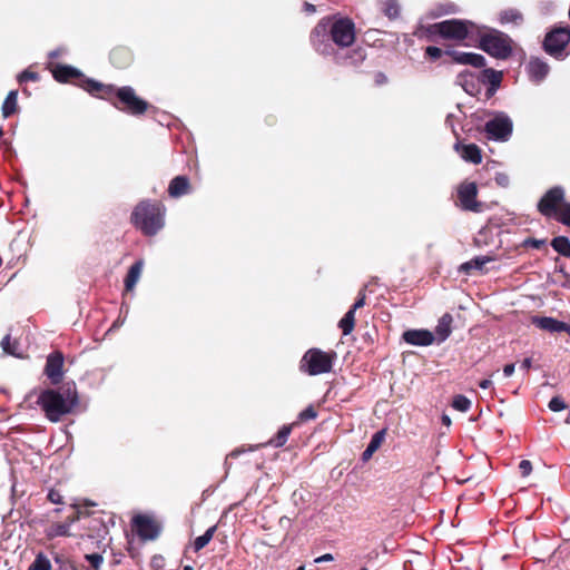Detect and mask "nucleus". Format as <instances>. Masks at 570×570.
Wrapping results in <instances>:
<instances>
[{
  "label": "nucleus",
  "instance_id": "obj_1",
  "mask_svg": "<svg viewBox=\"0 0 570 570\" xmlns=\"http://www.w3.org/2000/svg\"><path fill=\"white\" fill-rule=\"evenodd\" d=\"M309 41L318 55L331 56L334 62L341 66L356 67L366 58L363 48L353 49L344 55L335 49V46L341 49L348 48L355 41V24L346 17H323L311 31Z\"/></svg>",
  "mask_w": 570,
  "mask_h": 570
},
{
  "label": "nucleus",
  "instance_id": "obj_2",
  "mask_svg": "<svg viewBox=\"0 0 570 570\" xmlns=\"http://www.w3.org/2000/svg\"><path fill=\"white\" fill-rule=\"evenodd\" d=\"M87 92L99 99L110 100L111 105L131 116L142 115L149 107V104L138 97L130 86L116 87L115 85H105L97 80H87Z\"/></svg>",
  "mask_w": 570,
  "mask_h": 570
},
{
  "label": "nucleus",
  "instance_id": "obj_3",
  "mask_svg": "<svg viewBox=\"0 0 570 570\" xmlns=\"http://www.w3.org/2000/svg\"><path fill=\"white\" fill-rule=\"evenodd\" d=\"M37 404L50 422L61 421L79 404V394L75 382H67L59 389L42 390L38 395Z\"/></svg>",
  "mask_w": 570,
  "mask_h": 570
},
{
  "label": "nucleus",
  "instance_id": "obj_4",
  "mask_svg": "<svg viewBox=\"0 0 570 570\" xmlns=\"http://www.w3.org/2000/svg\"><path fill=\"white\" fill-rule=\"evenodd\" d=\"M165 206L159 202L145 199L134 208L130 222L145 236H155L165 226Z\"/></svg>",
  "mask_w": 570,
  "mask_h": 570
},
{
  "label": "nucleus",
  "instance_id": "obj_5",
  "mask_svg": "<svg viewBox=\"0 0 570 570\" xmlns=\"http://www.w3.org/2000/svg\"><path fill=\"white\" fill-rule=\"evenodd\" d=\"M480 27L482 30L476 32L475 36L478 39V48L495 59H509L513 53L512 38L499 29L488 26Z\"/></svg>",
  "mask_w": 570,
  "mask_h": 570
},
{
  "label": "nucleus",
  "instance_id": "obj_6",
  "mask_svg": "<svg viewBox=\"0 0 570 570\" xmlns=\"http://www.w3.org/2000/svg\"><path fill=\"white\" fill-rule=\"evenodd\" d=\"M482 28L471 20L449 19L430 24L428 31L432 35H439L444 39L464 40L475 38L476 32Z\"/></svg>",
  "mask_w": 570,
  "mask_h": 570
},
{
  "label": "nucleus",
  "instance_id": "obj_7",
  "mask_svg": "<svg viewBox=\"0 0 570 570\" xmlns=\"http://www.w3.org/2000/svg\"><path fill=\"white\" fill-rule=\"evenodd\" d=\"M335 358V352L327 353L316 347L309 348L303 355L299 368L311 376L330 373Z\"/></svg>",
  "mask_w": 570,
  "mask_h": 570
},
{
  "label": "nucleus",
  "instance_id": "obj_8",
  "mask_svg": "<svg viewBox=\"0 0 570 570\" xmlns=\"http://www.w3.org/2000/svg\"><path fill=\"white\" fill-rule=\"evenodd\" d=\"M570 43V28L553 27L544 36L542 41L543 51L557 60H564L569 52L567 47Z\"/></svg>",
  "mask_w": 570,
  "mask_h": 570
},
{
  "label": "nucleus",
  "instance_id": "obj_9",
  "mask_svg": "<svg viewBox=\"0 0 570 570\" xmlns=\"http://www.w3.org/2000/svg\"><path fill=\"white\" fill-rule=\"evenodd\" d=\"M492 118L484 125V132L489 140L508 141L513 131V121L504 111H489Z\"/></svg>",
  "mask_w": 570,
  "mask_h": 570
},
{
  "label": "nucleus",
  "instance_id": "obj_10",
  "mask_svg": "<svg viewBox=\"0 0 570 570\" xmlns=\"http://www.w3.org/2000/svg\"><path fill=\"white\" fill-rule=\"evenodd\" d=\"M566 191L562 186H553L548 189L542 197L539 199L537 208L538 212L544 217H556L561 210L559 206L564 202Z\"/></svg>",
  "mask_w": 570,
  "mask_h": 570
},
{
  "label": "nucleus",
  "instance_id": "obj_11",
  "mask_svg": "<svg viewBox=\"0 0 570 570\" xmlns=\"http://www.w3.org/2000/svg\"><path fill=\"white\" fill-rule=\"evenodd\" d=\"M52 77L58 82H70L75 81V83L87 91V80H94L92 78L86 77L78 68L58 63L52 69Z\"/></svg>",
  "mask_w": 570,
  "mask_h": 570
},
{
  "label": "nucleus",
  "instance_id": "obj_12",
  "mask_svg": "<svg viewBox=\"0 0 570 570\" xmlns=\"http://www.w3.org/2000/svg\"><path fill=\"white\" fill-rule=\"evenodd\" d=\"M478 187L475 183H463L458 188V197L462 209L480 213L482 204L476 200Z\"/></svg>",
  "mask_w": 570,
  "mask_h": 570
},
{
  "label": "nucleus",
  "instance_id": "obj_13",
  "mask_svg": "<svg viewBox=\"0 0 570 570\" xmlns=\"http://www.w3.org/2000/svg\"><path fill=\"white\" fill-rule=\"evenodd\" d=\"M65 357L61 352H53L47 356L43 373L52 385H58L63 377Z\"/></svg>",
  "mask_w": 570,
  "mask_h": 570
},
{
  "label": "nucleus",
  "instance_id": "obj_14",
  "mask_svg": "<svg viewBox=\"0 0 570 570\" xmlns=\"http://www.w3.org/2000/svg\"><path fill=\"white\" fill-rule=\"evenodd\" d=\"M132 525L136 533L142 540H155L160 533L157 523L147 515L137 514L132 518Z\"/></svg>",
  "mask_w": 570,
  "mask_h": 570
},
{
  "label": "nucleus",
  "instance_id": "obj_15",
  "mask_svg": "<svg viewBox=\"0 0 570 570\" xmlns=\"http://www.w3.org/2000/svg\"><path fill=\"white\" fill-rule=\"evenodd\" d=\"M480 85L485 86V99H491L500 89L503 72L493 68H484L479 72Z\"/></svg>",
  "mask_w": 570,
  "mask_h": 570
},
{
  "label": "nucleus",
  "instance_id": "obj_16",
  "mask_svg": "<svg viewBox=\"0 0 570 570\" xmlns=\"http://www.w3.org/2000/svg\"><path fill=\"white\" fill-rule=\"evenodd\" d=\"M455 85L460 86L468 95L476 97L481 94L479 73L469 70L461 71L455 79Z\"/></svg>",
  "mask_w": 570,
  "mask_h": 570
},
{
  "label": "nucleus",
  "instance_id": "obj_17",
  "mask_svg": "<svg viewBox=\"0 0 570 570\" xmlns=\"http://www.w3.org/2000/svg\"><path fill=\"white\" fill-rule=\"evenodd\" d=\"M445 53L450 56L455 63L459 65H469L474 68H483L487 65V59L480 53L458 50H446Z\"/></svg>",
  "mask_w": 570,
  "mask_h": 570
},
{
  "label": "nucleus",
  "instance_id": "obj_18",
  "mask_svg": "<svg viewBox=\"0 0 570 570\" xmlns=\"http://www.w3.org/2000/svg\"><path fill=\"white\" fill-rule=\"evenodd\" d=\"M402 338L405 343L413 346H429L434 342L435 336L431 331L420 328L403 332Z\"/></svg>",
  "mask_w": 570,
  "mask_h": 570
},
{
  "label": "nucleus",
  "instance_id": "obj_19",
  "mask_svg": "<svg viewBox=\"0 0 570 570\" xmlns=\"http://www.w3.org/2000/svg\"><path fill=\"white\" fill-rule=\"evenodd\" d=\"M527 72L531 81L540 83L550 72V66L539 57H530L527 65Z\"/></svg>",
  "mask_w": 570,
  "mask_h": 570
},
{
  "label": "nucleus",
  "instance_id": "obj_20",
  "mask_svg": "<svg viewBox=\"0 0 570 570\" xmlns=\"http://www.w3.org/2000/svg\"><path fill=\"white\" fill-rule=\"evenodd\" d=\"M454 149L460 153L461 157L471 164L478 165L482 161V153L478 145H463L459 139L454 144Z\"/></svg>",
  "mask_w": 570,
  "mask_h": 570
},
{
  "label": "nucleus",
  "instance_id": "obj_21",
  "mask_svg": "<svg viewBox=\"0 0 570 570\" xmlns=\"http://www.w3.org/2000/svg\"><path fill=\"white\" fill-rule=\"evenodd\" d=\"M189 190V179L185 175L174 177L168 186V194L173 198H179Z\"/></svg>",
  "mask_w": 570,
  "mask_h": 570
},
{
  "label": "nucleus",
  "instance_id": "obj_22",
  "mask_svg": "<svg viewBox=\"0 0 570 570\" xmlns=\"http://www.w3.org/2000/svg\"><path fill=\"white\" fill-rule=\"evenodd\" d=\"M532 324L550 333H561L563 322L551 316H534Z\"/></svg>",
  "mask_w": 570,
  "mask_h": 570
},
{
  "label": "nucleus",
  "instance_id": "obj_23",
  "mask_svg": "<svg viewBox=\"0 0 570 570\" xmlns=\"http://www.w3.org/2000/svg\"><path fill=\"white\" fill-rule=\"evenodd\" d=\"M452 322H453V317L449 313H445L440 317L438 325L435 327V335L440 343L444 342L451 335Z\"/></svg>",
  "mask_w": 570,
  "mask_h": 570
},
{
  "label": "nucleus",
  "instance_id": "obj_24",
  "mask_svg": "<svg viewBox=\"0 0 570 570\" xmlns=\"http://www.w3.org/2000/svg\"><path fill=\"white\" fill-rule=\"evenodd\" d=\"M385 433V429H382L380 431H376L372 435L366 449L362 453V461L366 462L372 458L374 452L381 446L382 442L384 441Z\"/></svg>",
  "mask_w": 570,
  "mask_h": 570
},
{
  "label": "nucleus",
  "instance_id": "obj_25",
  "mask_svg": "<svg viewBox=\"0 0 570 570\" xmlns=\"http://www.w3.org/2000/svg\"><path fill=\"white\" fill-rule=\"evenodd\" d=\"M493 261H494L493 256H489V255L475 256L472 259H470L469 262L463 263L460 266V271L464 272L465 274H471L472 271H482L487 263H490Z\"/></svg>",
  "mask_w": 570,
  "mask_h": 570
},
{
  "label": "nucleus",
  "instance_id": "obj_26",
  "mask_svg": "<svg viewBox=\"0 0 570 570\" xmlns=\"http://www.w3.org/2000/svg\"><path fill=\"white\" fill-rule=\"evenodd\" d=\"M144 267V262L141 259L136 261L130 267L129 271L125 277V288L126 291H131L135 285L137 284L141 271Z\"/></svg>",
  "mask_w": 570,
  "mask_h": 570
},
{
  "label": "nucleus",
  "instance_id": "obj_27",
  "mask_svg": "<svg viewBox=\"0 0 570 570\" xmlns=\"http://www.w3.org/2000/svg\"><path fill=\"white\" fill-rule=\"evenodd\" d=\"M1 348L8 355H12L18 358L23 357V352L20 350V343L18 341L11 342L10 335H6L0 343Z\"/></svg>",
  "mask_w": 570,
  "mask_h": 570
},
{
  "label": "nucleus",
  "instance_id": "obj_28",
  "mask_svg": "<svg viewBox=\"0 0 570 570\" xmlns=\"http://www.w3.org/2000/svg\"><path fill=\"white\" fill-rule=\"evenodd\" d=\"M17 98H18L17 90H10L8 92L6 99L2 104V116L4 118H9L17 111V109H18Z\"/></svg>",
  "mask_w": 570,
  "mask_h": 570
},
{
  "label": "nucleus",
  "instance_id": "obj_29",
  "mask_svg": "<svg viewBox=\"0 0 570 570\" xmlns=\"http://www.w3.org/2000/svg\"><path fill=\"white\" fill-rule=\"evenodd\" d=\"M551 247L561 256L570 257V239L567 236H557L551 239Z\"/></svg>",
  "mask_w": 570,
  "mask_h": 570
},
{
  "label": "nucleus",
  "instance_id": "obj_30",
  "mask_svg": "<svg viewBox=\"0 0 570 570\" xmlns=\"http://www.w3.org/2000/svg\"><path fill=\"white\" fill-rule=\"evenodd\" d=\"M499 21L501 24L515 23L519 24L523 21L522 13L513 8L505 9L500 12Z\"/></svg>",
  "mask_w": 570,
  "mask_h": 570
},
{
  "label": "nucleus",
  "instance_id": "obj_31",
  "mask_svg": "<svg viewBox=\"0 0 570 570\" xmlns=\"http://www.w3.org/2000/svg\"><path fill=\"white\" fill-rule=\"evenodd\" d=\"M292 429L293 424L283 425L276 435L269 440L268 444L273 445L274 448H282L287 442Z\"/></svg>",
  "mask_w": 570,
  "mask_h": 570
},
{
  "label": "nucleus",
  "instance_id": "obj_32",
  "mask_svg": "<svg viewBox=\"0 0 570 570\" xmlns=\"http://www.w3.org/2000/svg\"><path fill=\"white\" fill-rule=\"evenodd\" d=\"M355 325V311L350 308L345 315L341 318L338 327L342 330L343 335L352 333Z\"/></svg>",
  "mask_w": 570,
  "mask_h": 570
},
{
  "label": "nucleus",
  "instance_id": "obj_33",
  "mask_svg": "<svg viewBox=\"0 0 570 570\" xmlns=\"http://www.w3.org/2000/svg\"><path fill=\"white\" fill-rule=\"evenodd\" d=\"M216 532V525L209 527L202 535L194 540V551L198 552L205 548L213 539Z\"/></svg>",
  "mask_w": 570,
  "mask_h": 570
},
{
  "label": "nucleus",
  "instance_id": "obj_34",
  "mask_svg": "<svg viewBox=\"0 0 570 570\" xmlns=\"http://www.w3.org/2000/svg\"><path fill=\"white\" fill-rule=\"evenodd\" d=\"M382 12L391 20L399 18L400 4L397 0H382Z\"/></svg>",
  "mask_w": 570,
  "mask_h": 570
},
{
  "label": "nucleus",
  "instance_id": "obj_35",
  "mask_svg": "<svg viewBox=\"0 0 570 570\" xmlns=\"http://www.w3.org/2000/svg\"><path fill=\"white\" fill-rule=\"evenodd\" d=\"M28 570H51L50 560L43 554L38 553Z\"/></svg>",
  "mask_w": 570,
  "mask_h": 570
},
{
  "label": "nucleus",
  "instance_id": "obj_36",
  "mask_svg": "<svg viewBox=\"0 0 570 570\" xmlns=\"http://www.w3.org/2000/svg\"><path fill=\"white\" fill-rule=\"evenodd\" d=\"M452 407L460 412H468L471 407V401L462 394H458L452 400Z\"/></svg>",
  "mask_w": 570,
  "mask_h": 570
},
{
  "label": "nucleus",
  "instance_id": "obj_37",
  "mask_svg": "<svg viewBox=\"0 0 570 570\" xmlns=\"http://www.w3.org/2000/svg\"><path fill=\"white\" fill-rule=\"evenodd\" d=\"M40 79V76L38 72H35V71H30L28 69L21 71L18 76H17V81L22 85L27 81H39Z\"/></svg>",
  "mask_w": 570,
  "mask_h": 570
},
{
  "label": "nucleus",
  "instance_id": "obj_38",
  "mask_svg": "<svg viewBox=\"0 0 570 570\" xmlns=\"http://www.w3.org/2000/svg\"><path fill=\"white\" fill-rule=\"evenodd\" d=\"M85 559L95 570H98L104 562V557L100 553L85 554Z\"/></svg>",
  "mask_w": 570,
  "mask_h": 570
},
{
  "label": "nucleus",
  "instance_id": "obj_39",
  "mask_svg": "<svg viewBox=\"0 0 570 570\" xmlns=\"http://www.w3.org/2000/svg\"><path fill=\"white\" fill-rule=\"evenodd\" d=\"M557 219L561 224L570 227V203L563 204V207H562L561 212L559 213V215L557 216Z\"/></svg>",
  "mask_w": 570,
  "mask_h": 570
},
{
  "label": "nucleus",
  "instance_id": "obj_40",
  "mask_svg": "<svg viewBox=\"0 0 570 570\" xmlns=\"http://www.w3.org/2000/svg\"><path fill=\"white\" fill-rule=\"evenodd\" d=\"M548 407L552 412H560L567 407L566 402L560 396H553L548 404Z\"/></svg>",
  "mask_w": 570,
  "mask_h": 570
},
{
  "label": "nucleus",
  "instance_id": "obj_41",
  "mask_svg": "<svg viewBox=\"0 0 570 570\" xmlns=\"http://www.w3.org/2000/svg\"><path fill=\"white\" fill-rule=\"evenodd\" d=\"M316 416H317V412L314 409V406L313 405H308L306 409H304L298 414V420L304 422V421H308V420H314V419H316Z\"/></svg>",
  "mask_w": 570,
  "mask_h": 570
},
{
  "label": "nucleus",
  "instance_id": "obj_42",
  "mask_svg": "<svg viewBox=\"0 0 570 570\" xmlns=\"http://www.w3.org/2000/svg\"><path fill=\"white\" fill-rule=\"evenodd\" d=\"M425 55L431 59V60H438L442 57L443 55V51L441 48L439 47H435V46H429L425 48Z\"/></svg>",
  "mask_w": 570,
  "mask_h": 570
},
{
  "label": "nucleus",
  "instance_id": "obj_43",
  "mask_svg": "<svg viewBox=\"0 0 570 570\" xmlns=\"http://www.w3.org/2000/svg\"><path fill=\"white\" fill-rule=\"evenodd\" d=\"M69 524L68 523H59V524H55L52 527V535H59V537H65V535H68L69 534Z\"/></svg>",
  "mask_w": 570,
  "mask_h": 570
},
{
  "label": "nucleus",
  "instance_id": "obj_44",
  "mask_svg": "<svg viewBox=\"0 0 570 570\" xmlns=\"http://www.w3.org/2000/svg\"><path fill=\"white\" fill-rule=\"evenodd\" d=\"M365 288L366 286H364L360 292H358V295H357V298L355 299L354 304L351 306V308L353 311H357L358 308L363 307L365 305V298H366V295H365Z\"/></svg>",
  "mask_w": 570,
  "mask_h": 570
},
{
  "label": "nucleus",
  "instance_id": "obj_45",
  "mask_svg": "<svg viewBox=\"0 0 570 570\" xmlns=\"http://www.w3.org/2000/svg\"><path fill=\"white\" fill-rule=\"evenodd\" d=\"M519 471L522 476H528L532 471V464L529 460H522L519 463Z\"/></svg>",
  "mask_w": 570,
  "mask_h": 570
},
{
  "label": "nucleus",
  "instance_id": "obj_46",
  "mask_svg": "<svg viewBox=\"0 0 570 570\" xmlns=\"http://www.w3.org/2000/svg\"><path fill=\"white\" fill-rule=\"evenodd\" d=\"M546 244L544 239H537V238H527L523 243L524 246L532 247L534 249H540Z\"/></svg>",
  "mask_w": 570,
  "mask_h": 570
},
{
  "label": "nucleus",
  "instance_id": "obj_47",
  "mask_svg": "<svg viewBox=\"0 0 570 570\" xmlns=\"http://www.w3.org/2000/svg\"><path fill=\"white\" fill-rule=\"evenodd\" d=\"M455 120L456 116L454 114H449L445 118V126L449 127L452 130L453 135L456 137V139H459V134L455 130Z\"/></svg>",
  "mask_w": 570,
  "mask_h": 570
},
{
  "label": "nucleus",
  "instance_id": "obj_48",
  "mask_svg": "<svg viewBox=\"0 0 570 570\" xmlns=\"http://www.w3.org/2000/svg\"><path fill=\"white\" fill-rule=\"evenodd\" d=\"M459 7L455 3L448 2L441 6V13L442 14H452L458 13Z\"/></svg>",
  "mask_w": 570,
  "mask_h": 570
},
{
  "label": "nucleus",
  "instance_id": "obj_49",
  "mask_svg": "<svg viewBox=\"0 0 570 570\" xmlns=\"http://www.w3.org/2000/svg\"><path fill=\"white\" fill-rule=\"evenodd\" d=\"M48 500L51 502V503H55V504H61L62 503V495L60 494L59 491L57 490H53L51 489L49 492H48V495H47Z\"/></svg>",
  "mask_w": 570,
  "mask_h": 570
},
{
  "label": "nucleus",
  "instance_id": "obj_50",
  "mask_svg": "<svg viewBox=\"0 0 570 570\" xmlns=\"http://www.w3.org/2000/svg\"><path fill=\"white\" fill-rule=\"evenodd\" d=\"M494 180L501 187H508L510 183L509 176L503 173H498Z\"/></svg>",
  "mask_w": 570,
  "mask_h": 570
},
{
  "label": "nucleus",
  "instance_id": "obj_51",
  "mask_svg": "<svg viewBox=\"0 0 570 570\" xmlns=\"http://www.w3.org/2000/svg\"><path fill=\"white\" fill-rule=\"evenodd\" d=\"M122 55L126 56L127 58L129 57V53L125 49H115L111 51L110 58H111L112 62L115 65H117L118 67H122V66L117 63V57L122 56Z\"/></svg>",
  "mask_w": 570,
  "mask_h": 570
},
{
  "label": "nucleus",
  "instance_id": "obj_52",
  "mask_svg": "<svg viewBox=\"0 0 570 570\" xmlns=\"http://www.w3.org/2000/svg\"><path fill=\"white\" fill-rule=\"evenodd\" d=\"M514 370H515V365L514 363H509V364H505L503 366V375L505 377H510L513 373H514Z\"/></svg>",
  "mask_w": 570,
  "mask_h": 570
},
{
  "label": "nucleus",
  "instance_id": "obj_53",
  "mask_svg": "<svg viewBox=\"0 0 570 570\" xmlns=\"http://www.w3.org/2000/svg\"><path fill=\"white\" fill-rule=\"evenodd\" d=\"M303 11H304L305 13H307V14H313V13H315V12H316V7H315V4H313V3H311V2L305 1V2L303 3Z\"/></svg>",
  "mask_w": 570,
  "mask_h": 570
},
{
  "label": "nucleus",
  "instance_id": "obj_54",
  "mask_svg": "<svg viewBox=\"0 0 570 570\" xmlns=\"http://www.w3.org/2000/svg\"><path fill=\"white\" fill-rule=\"evenodd\" d=\"M334 560V557L333 554L331 553H325L318 558L315 559V562L316 563H322V562H330V561H333Z\"/></svg>",
  "mask_w": 570,
  "mask_h": 570
},
{
  "label": "nucleus",
  "instance_id": "obj_55",
  "mask_svg": "<svg viewBox=\"0 0 570 570\" xmlns=\"http://www.w3.org/2000/svg\"><path fill=\"white\" fill-rule=\"evenodd\" d=\"M532 365V360L530 357H525L521 364L520 370L528 371Z\"/></svg>",
  "mask_w": 570,
  "mask_h": 570
},
{
  "label": "nucleus",
  "instance_id": "obj_56",
  "mask_svg": "<svg viewBox=\"0 0 570 570\" xmlns=\"http://www.w3.org/2000/svg\"><path fill=\"white\" fill-rule=\"evenodd\" d=\"M375 81H376V83L382 85L387 81V78L383 72H377L375 76Z\"/></svg>",
  "mask_w": 570,
  "mask_h": 570
},
{
  "label": "nucleus",
  "instance_id": "obj_57",
  "mask_svg": "<svg viewBox=\"0 0 570 570\" xmlns=\"http://www.w3.org/2000/svg\"><path fill=\"white\" fill-rule=\"evenodd\" d=\"M492 384L493 383L490 379H484V380L480 381L479 386L483 390H487V389L491 387Z\"/></svg>",
  "mask_w": 570,
  "mask_h": 570
},
{
  "label": "nucleus",
  "instance_id": "obj_58",
  "mask_svg": "<svg viewBox=\"0 0 570 570\" xmlns=\"http://www.w3.org/2000/svg\"><path fill=\"white\" fill-rule=\"evenodd\" d=\"M246 450L245 449H235L234 451H232L227 458H226V461L229 459V458H237L242 453H244Z\"/></svg>",
  "mask_w": 570,
  "mask_h": 570
},
{
  "label": "nucleus",
  "instance_id": "obj_59",
  "mask_svg": "<svg viewBox=\"0 0 570 570\" xmlns=\"http://www.w3.org/2000/svg\"><path fill=\"white\" fill-rule=\"evenodd\" d=\"M554 272L562 274L567 279L570 278V275L566 272V268L563 265L556 266Z\"/></svg>",
  "mask_w": 570,
  "mask_h": 570
},
{
  "label": "nucleus",
  "instance_id": "obj_60",
  "mask_svg": "<svg viewBox=\"0 0 570 570\" xmlns=\"http://www.w3.org/2000/svg\"><path fill=\"white\" fill-rule=\"evenodd\" d=\"M441 421H442V424H443V425H446V426L451 425V419H450V416H449V415H446V414H443V415H442Z\"/></svg>",
  "mask_w": 570,
  "mask_h": 570
},
{
  "label": "nucleus",
  "instance_id": "obj_61",
  "mask_svg": "<svg viewBox=\"0 0 570 570\" xmlns=\"http://www.w3.org/2000/svg\"><path fill=\"white\" fill-rule=\"evenodd\" d=\"M59 56H60V52H59V50H58V49H55V50H52V51H50V52L48 53V57H49L50 59L58 58Z\"/></svg>",
  "mask_w": 570,
  "mask_h": 570
},
{
  "label": "nucleus",
  "instance_id": "obj_62",
  "mask_svg": "<svg viewBox=\"0 0 570 570\" xmlns=\"http://www.w3.org/2000/svg\"><path fill=\"white\" fill-rule=\"evenodd\" d=\"M563 328H561V332L567 333L570 336V324L563 322Z\"/></svg>",
  "mask_w": 570,
  "mask_h": 570
},
{
  "label": "nucleus",
  "instance_id": "obj_63",
  "mask_svg": "<svg viewBox=\"0 0 570 570\" xmlns=\"http://www.w3.org/2000/svg\"><path fill=\"white\" fill-rule=\"evenodd\" d=\"M125 322V318L120 320V317L117 318V321L112 324L111 328H116L120 325H122Z\"/></svg>",
  "mask_w": 570,
  "mask_h": 570
},
{
  "label": "nucleus",
  "instance_id": "obj_64",
  "mask_svg": "<svg viewBox=\"0 0 570 570\" xmlns=\"http://www.w3.org/2000/svg\"><path fill=\"white\" fill-rule=\"evenodd\" d=\"M128 311H129V306L127 304L122 303L121 307H120V313H125V315H127Z\"/></svg>",
  "mask_w": 570,
  "mask_h": 570
}]
</instances>
